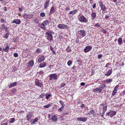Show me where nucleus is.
<instances>
[{"mask_svg": "<svg viewBox=\"0 0 125 125\" xmlns=\"http://www.w3.org/2000/svg\"><path fill=\"white\" fill-rule=\"evenodd\" d=\"M116 114V113L115 111H112L111 112L110 116L111 117H112L114 115H115Z\"/></svg>", "mask_w": 125, "mask_h": 125, "instance_id": "25", "label": "nucleus"}, {"mask_svg": "<svg viewBox=\"0 0 125 125\" xmlns=\"http://www.w3.org/2000/svg\"><path fill=\"white\" fill-rule=\"evenodd\" d=\"M50 0H46L44 2V8L45 9H46L49 6Z\"/></svg>", "mask_w": 125, "mask_h": 125, "instance_id": "11", "label": "nucleus"}, {"mask_svg": "<svg viewBox=\"0 0 125 125\" xmlns=\"http://www.w3.org/2000/svg\"><path fill=\"white\" fill-rule=\"evenodd\" d=\"M46 57L44 55H42L40 57L38 58V62L39 63H41L45 59Z\"/></svg>", "mask_w": 125, "mask_h": 125, "instance_id": "9", "label": "nucleus"}, {"mask_svg": "<svg viewBox=\"0 0 125 125\" xmlns=\"http://www.w3.org/2000/svg\"><path fill=\"white\" fill-rule=\"evenodd\" d=\"M41 49L38 48L36 50L35 52L36 53H39L41 52Z\"/></svg>", "mask_w": 125, "mask_h": 125, "instance_id": "37", "label": "nucleus"}, {"mask_svg": "<svg viewBox=\"0 0 125 125\" xmlns=\"http://www.w3.org/2000/svg\"><path fill=\"white\" fill-rule=\"evenodd\" d=\"M111 110H110L109 111L107 112L106 113V117L107 116H109V115L110 114L111 112Z\"/></svg>", "mask_w": 125, "mask_h": 125, "instance_id": "49", "label": "nucleus"}, {"mask_svg": "<svg viewBox=\"0 0 125 125\" xmlns=\"http://www.w3.org/2000/svg\"><path fill=\"white\" fill-rule=\"evenodd\" d=\"M8 122H6V123H4L2 124L1 125H7Z\"/></svg>", "mask_w": 125, "mask_h": 125, "instance_id": "64", "label": "nucleus"}, {"mask_svg": "<svg viewBox=\"0 0 125 125\" xmlns=\"http://www.w3.org/2000/svg\"><path fill=\"white\" fill-rule=\"evenodd\" d=\"M0 23H5L6 21L3 18L1 19L0 20Z\"/></svg>", "mask_w": 125, "mask_h": 125, "instance_id": "48", "label": "nucleus"}, {"mask_svg": "<svg viewBox=\"0 0 125 125\" xmlns=\"http://www.w3.org/2000/svg\"><path fill=\"white\" fill-rule=\"evenodd\" d=\"M99 4L100 6V7L104 5L102 1L101 0L99 2Z\"/></svg>", "mask_w": 125, "mask_h": 125, "instance_id": "50", "label": "nucleus"}, {"mask_svg": "<svg viewBox=\"0 0 125 125\" xmlns=\"http://www.w3.org/2000/svg\"><path fill=\"white\" fill-rule=\"evenodd\" d=\"M66 50L67 52H70L71 51V49L70 48L69 46H68L66 48Z\"/></svg>", "mask_w": 125, "mask_h": 125, "instance_id": "36", "label": "nucleus"}, {"mask_svg": "<svg viewBox=\"0 0 125 125\" xmlns=\"http://www.w3.org/2000/svg\"><path fill=\"white\" fill-rule=\"evenodd\" d=\"M22 17H23L24 19H29L33 18L34 17L33 15L31 14H28L26 13L23 14L22 15Z\"/></svg>", "mask_w": 125, "mask_h": 125, "instance_id": "3", "label": "nucleus"}, {"mask_svg": "<svg viewBox=\"0 0 125 125\" xmlns=\"http://www.w3.org/2000/svg\"><path fill=\"white\" fill-rule=\"evenodd\" d=\"M9 35V33L8 32L7 33L5 36L4 37V38H5L6 39H7Z\"/></svg>", "mask_w": 125, "mask_h": 125, "instance_id": "40", "label": "nucleus"}, {"mask_svg": "<svg viewBox=\"0 0 125 125\" xmlns=\"http://www.w3.org/2000/svg\"><path fill=\"white\" fill-rule=\"evenodd\" d=\"M45 95V94H43L40 95L39 96L40 98H43Z\"/></svg>", "mask_w": 125, "mask_h": 125, "instance_id": "43", "label": "nucleus"}, {"mask_svg": "<svg viewBox=\"0 0 125 125\" xmlns=\"http://www.w3.org/2000/svg\"><path fill=\"white\" fill-rule=\"evenodd\" d=\"M56 11V10L54 9V7L53 6H52L50 10V13L51 14H53Z\"/></svg>", "mask_w": 125, "mask_h": 125, "instance_id": "20", "label": "nucleus"}, {"mask_svg": "<svg viewBox=\"0 0 125 125\" xmlns=\"http://www.w3.org/2000/svg\"><path fill=\"white\" fill-rule=\"evenodd\" d=\"M77 119L78 121H82L83 122L86 121L87 120V118L86 117L83 118L81 117L77 118Z\"/></svg>", "mask_w": 125, "mask_h": 125, "instance_id": "13", "label": "nucleus"}, {"mask_svg": "<svg viewBox=\"0 0 125 125\" xmlns=\"http://www.w3.org/2000/svg\"><path fill=\"white\" fill-rule=\"evenodd\" d=\"M72 64V62L70 60H69L67 62V64L69 66H70Z\"/></svg>", "mask_w": 125, "mask_h": 125, "instance_id": "44", "label": "nucleus"}, {"mask_svg": "<svg viewBox=\"0 0 125 125\" xmlns=\"http://www.w3.org/2000/svg\"><path fill=\"white\" fill-rule=\"evenodd\" d=\"M14 42L15 43L17 42V38H14Z\"/></svg>", "mask_w": 125, "mask_h": 125, "instance_id": "56", "label": "nucleus"}, {"mask_svg": "<svg viewBox=\"0 0 125 125\" xmlns=\"http://www.w3.org/2000/svg\"><path fill=\"white\" fill-rule=\"evenodd\" d=\"M10 119L11 120L10 121V123H14L15 121V118H10Z\"/></svg>", "mask_w": 125, "mask_h": 125, "instance_id": "39", "label": "nucleus"}, {"mask_svg": "<svg viewBox=\"0 0 125 125\" xmlns=\"http://www.w3.org/2000/svg\"><path fill=\"white\" fill-rule=\"evenodd\" d=\"M64 107H63L62 106L60 108H59L58 109V110L59 111H61L63 108Z\"/></svg>", "mask_w": 125, "mask_h": 125, "instance_id": "52", "label": "nucleus"}, {"mask_svg": "<svg viewBox=\"0 0 125 125\" xmlns=\"http://www.w3.org/2000/svg\"><path fill=\"white\" fill-rule=\"evenodd\" d=\"M102 55L101 54H100L98 55V58L99 59H101V58L102 57Z\"/></svg>", "mask_w": 125, "mask_h": 125, "instance_id": "57", "label": "nucleus"}, {"mask_svg": "<svg viewBox=\"0 0 125 125\" xmlns=\"http://www.w3.org/2000/svg\"><path fill=\"white\" fill-rule=\"evenodd\" d=\"M79 34L83 37L85 36L86 35L85 31L84 30H81L78 31Z\"/></svg>", "mask_w": 125, "mask_h": 125, "instance_id": "10", "label": "nucleus"}, {"mask_svg": "<svg viewBox=\"0 0 125 125\" xmlns=\"http://www.w3.org/2000/svg\"><path fill=\"white\" fill-rule=\"evenodd\" d=\"M39 119L37 118H36L34 119L31 120V122L32 124H35L36 122Z\"/></svg>", "mask_w": 125, "mask_h": 125, "instance_id": "24", "label": "nucleus"}, {"mask_svg": "<svg viewBox=\"0 0 125 125\" xmlns=\"http://www.w3.org/2000/svg\"><path fill=\"white\" fill-rule=\"evenodd\" d=\"M52 104H48V105H47L44 106H43V107L46 108H49V107H50V106L52 105Z\"/></svg>", "mask_w": 125, "mask_h": 125, "instance_id": "33", "label": "nucleus"}, {"mask_svg": "<svg viewBox=\"0 0 125 125\" xmlns=\"http://www.w3.org/2000/svg\"><path fill=\"white\" fill-rule=\"evenodd\" d=\"M109 17V14H107L106 15L105 17V18L106 19H107Z\"/></svg>", "mask_w": 125, "mask_h": 125, "instance_id": "59", "label": "nucleus"}, {"mask_svg": "<svg viewBox=\"0 0 125 125\" xmlns=\"http://www.w3.org/2000/svg\"><path fill=\"white\" fill-rule=\"evenodd\" d=\"M33 116V114L32 112H30L27 113L26 117L27 120L28 121H29L31 119L32 116Z\"/></svg>", "mask_w": 125, "mask_h": 125, "instance_id": "7", "label": "nucleus"}, {"mask_svg": "<svg viewBox=\"0 0 125 125\" xmlns=\"http://www.w3.org/2000/svg\"><path fill=\"white\" fill-rule=\"evenodd\" d=\"M85 107V105L84 104H82L80 106V107L82 108H83V107Z\"/></svg>", "mask_w": 125, "mask_h": 125, "instance_id": "61", "label": "nucleus"}, {"mask_svg": "<svg viewBox=\"0 0 125 125\" xmlns=\"http://www.w3.org/2000/svg\"><path fill=\"white\" fill-rule=\"evenodd\" d=\"M117 91L115 90H114L113 91V93L112 94V95H113V96H114L116 94Z\"/></svg>", "mask_w": 125, "mask_h": 125, "instance_id": "46", "label": "nucleus"}, {"mask_svg": "<svg viewBox=\"0 0 125 125\" xmlns=\"http://www.w3.org/2000/svg\"><path fill=\"white\" fill-rule=\"evenodd\" d=\"M18 8L19 9V11L20 12H21L22 11L24 8L22 6H21L20 7H19Z\"/></svg>", "mask_w": 125, "mask_h": 125, "instance_id": "41", "label": "nucleus"}, {"mask_svg": "<svg viewBox=\"0 0 125 125\" xmlns=\"http://www.w3.org/2000/svg\"><path fill=\"white\" fill-rule=\"evenodd\" d=\"M52 34H53V32L50 31H48L46 33L45 35L47 39L50 41H52L53 37Z\"/></svg>", "mask_w": 125, "mask_h": 125, "instance_id": "1", "label": "nucleus"}, {"mask_svg": "<svg viewBox=\"0 0 125 125\" xmlns=\"http://www.w3.org/2000/svg\"><path fill=\"white\" fill-rule=\"evenodd\" d=\"M93 91L94 92H98L99 93H101L102 91V90H101V88L99 87L95 89H93Z\"/></svg>", "mask_w": 125, "mask_h": 125, "instance_id": "14", "label": "nucleus"}, {"mask_svg": "<svg viewBox=\"0 0 125 125\" xmlns=\"http://www.w3.org/2000/svg\"><path fill=\"white\" fill-rule=\"evenodd\" d=\"M113 1L114 2H116L117 1V3H119L120 2L119 0H113Z\"/></svg>", "mask_w": 125, "mask_h": 125, "instance_id": "55", "label": "nucleus"}, {"mask_svg": "<svg viewBox=\"0 0 125 125\" xmlns=\"http://www.w3.org/2000/svg\"><path fill=\"white\" fill-rule=\"evenodd\" d=\"M13 55L15 57H17L18 56V55L17 53H15L13 54Z\"/></svg>", "mask_w": 125, "mask_h": 125, "instance_id": "51", "label": "nucleus"}, {"mask_svg": "<svg viewBox=\"0 0 125 125\" xmlns=\"http://www.w3.org/2000/svg\"><path fill=\"white\" fill-rule=\"evenodd\" d=\"M79 19L80 21L83 23H86L87 21L86 18L83 15L81 16Z\"/></svg>", "mask_w": 125, "mask_h": 125, "instance_id": "4", "label": "nucleus"}, {"mask_svg": "<svg viewBox=\"0 0 125 125\" xmlns=\"http://www.w3.org/2000/svg\"><path fill=\"white\" fill-rule=\"evenodd\" d=\"M47 63L46 62H44L40 64L39 67L40 68H43L46 65Z\"/></svg>", "mask_w": 125, "mask_h": 125, "instance_id": "18", "label": "nucleus"}, {"mask_svg": "<svg viewBox=\"0 0 125 125\" xmlns=\"http://www.w3.org/2000/svg\"><path fill=\"white\" fill-rule=\"evenodd\" d=\"M107 109V106H104L103 107V111L101 116L104 118H105L104 117V115L106 110Z\"/></svg>", "mask_w": 125, "mask_h": 125, "instance_id": "15", "label": "nucleus"}, {"mask_svg": "<svg viewBox=\"0 0 125 125\" xmlns=\"http://www.w3.org/2000/svg\"><path fill=\"white\" fill-rule=\"evenodd\" d=\"M3 10L5 11H6L7 10V8L6 7H4L3 8Z\"/></svg>", "mask_w": 125, "mask_h": 125, "instance_id": "62", "label": "nucleus"}, {"mask_svg": "<svg viewBox=\"0 0 125 125\" xmlns=\"http://www.w3.org/2000/svg\"><path fill=\"white\" fill-rule=\"evenodd\" d=\"M112 72V70L110 69L109 70L108 72L107 73L105 74V75L107 76H108L110 75Z\"/></svg>", "mask_w": 125, "mask_h": 125, "instance_id": "21", "label": "nucleus"}, {"mask_svg": "<svg viewBox=\"0 0 125 125\" xmlns=\"http://www.w3.org/2000/svg\"><path fill=\"white\" fill-rule=\"evenodd\" d=\"M34 22L35 23H38V22L39 21V20L38 19L36 18H34Z\"/></svg>", "mask_w": 125, "mask_h": 125, "instance_id": "47", "label": "nucleus"}, {"mask_svg": "<svg viewBox=\"0 0 125 125\" xmlns=\"http://www.w3.org/2000/svg\"><path fill=\"white\" fill-rule=\"evenodd\" d=\"M17 83L16 82H14V83H12L10 84L9 86V88H10L16 85Z\"/></svg>", "mask_w": 125, "mask_h": 125, "instance_id": "22", "label": "nucleus"}, {"mask_svg": "<svg viewBox=\"0 0 125 125\" xmlns=\"http://www.w3.org/2000/svg\"><path fill=\"white\" fill-rule=\"evenodd\" d=\"M45 14L43 12H41L40 14V15L41 17H44L45 16Z\"/></svg>", "mask_w": 125, "mask_h": 125, "instance_id": "45", "label": "nucleus"}, {"mask_svg": "<svg viewBox=\"0 0 125 125\" xmlns=\"http://www.w3.org/2000/svg\"><path fill=\"white\" fill-rule=\"evenodd\" d=\"M102 31L104 33H105L106 32V30L105 29H103L102 30Z\"/></svg>", "mask_w": 125, "mask_h": 125, "instance_id": "63", "label": "nucleus"}, {"mask_svg": "<svg viewBox=\"0 0 125 125\" xmlns=\"http://www.w3.org/2000/svg\"><path fill=\"white\" fill-rule=\"evenodd\" d=\"M34 63V62L33 61H31L28 62V64L30 66H31L33 65Z\"/></svg>", "mask_w": 125, "mask_h": 125, "instance_id": "32", "label": "nucleus"}, {"mask_svg": "<svg viewBox=\"0 0 125 125\" xmlns=\"http://www.w3.org/2000/svg\"><path fill=\"white\" fill-rule=\"evenodd\" d=\"M100 7L101 10H102L103 11H105L106 10V8L104 5L103 6H101Z\"/></svg>", "mask_w": 125, "mask_h": 125, "instance_id": "30", "label": "nucleus"}, {"mask_svg": "<svg viewBox=\"0 0 125 125\" xmlns=\"http://www.w3.org/2000/svg\"><path fill=\"white\" fill-rule=\"evenodd\" d=\"M119 86L118 85H116L115 87L114 90L117 91V88Z\"/></svg>", "mask_w": 125, "mask_h": 125, "instance_id": "54", "label": "nucleus"}, {"mask_svg": "<svg viewBox=\"0 0 125 125\" xmlns=\"http://www.w3.org/2000/svg\"><path fill=\"white\" fill-rule=\"evenodd\" d=\"M45 95H46V98L47 99H48L50 98V97L51 96V94H45Z\"/></svg>", "mask_w": 125, "mask_h": 125, "instance_id": "35", "label": "nucleus"}, {"mask_svg": "<svg viewBox=\"0 0 125 125\" xmlns=\"http://www.w3.org/2000/svg\"><path fill=\"white\" fill-rule=\"evenodd\" d=\"M35 84L36 85L40 87H42L43 86V84L40 82L39 80L38 79H36L35 80Z\"/></svg>", "mask_w": 125, "mask_h": 125, "instance_id": "6", "label": "nucleus"}, {"mask_svg": "<svg viewBox=\"0 0 125 125\" xmlns=\"http://www.w3.org/2000/svg\"><path fill=\"white\" fill-rule=\"evenodd\" d=\"M11 91L13 94L16 92V90L15 88H13L11 90Z\"/></svg>", "mask_w": 125, "mask_h": 125, "instance_id": "42", "label": "nucleus"}, {"mask_svg": "<svg viewBox=\"0 0 125 125\" xmlns=\"http://www.w3.org/2000/svg\"><path fill=\"white\" fill-rule=\"evenodd\" d=\"M90 112L91 114H93L94 113V111L93 110H91Z\"/></svg>", "mask_w": 125, "mask_h": 125, "instance_id": "58", "label": "nucleus"}, {"mask_svg": "<svg viewBox=\"0 0 125 125\" xmlns=\"http://www.w3.org/2000/svg\"><path fill=\"white\" fill-rule=\"evenodd\" d=\"M118 44L120 45L122 43V38L121 37L119 38L118 39Z\"/></svg>", "mask_w": 125, "mask_h": 125, "instance_id": "26", "label": "nucleus"}, {"mask_svg": "<svg viewBox=\"0 0 125 125\" xmlns=\"http://www.w3.org/2000/svg\"><path fill=\"white\" fill-rule=\"evenodd\" d=\"M57 27L59 28L62 29H67L68 28V26L63 24H59L57 26Z\"/></svg>", "mask_w": 125, "mask_h": 125, "instance_id": "5", "label": "nucleus"}, {"mask_svg": "<svg viewBox=\"0 0 125 125\" xmlns=\"http://www.w3.org/2000/svg\"><path fill=\"white\" fill-rule=\"evenodd\" d=\"M51 119L54 122H55L58 120L57 116L56 115H53Z\"/></svg>", "mask_w": 125, "mask_h": 125, "instance_id": "16", "label": "nucleus"}, {"mask_svg": "<svg viewBox=\"0 0 125 125\" xmlns=\"http://www.w3.org/2000/svg\"><path fill=\"white\" fill-rule=\"evenodd\" d=\"M77 10H73V11H71L69 12V14H75L77 12Z\"/></svg>", "mask_w": 125, "mask_h": 125, "instance_id": "28", "label": "nucleus"}, {"mask_svg": "<svg viewBox=\"0 0 125 125\" xmlns=\"http://www.w3.org/2000/svg\"><path fill=\"white\" fill-rule=\"evenodd\" d=\"M92 7L93 9H94L96 7V4L95 3H94L93 6Z\"/></svg>", "mask_w": 125, "mask_h": 125, "instance_id": "60", "label": "nucleus"}, {"mask_svg": "<svg viewBox=\"0 0 125 125\" xmlns=\"http://www.w3.org/2000/svg\"><path fill=\"white\" fill-rule=\"evenodd\" d=\"M92 49V47L88 45L84 49L83 51L85 53H87L90 51Z\"/></svg>", "mask_w": 125, "mask_h": 125, "instance_id": "8", "label": "nucleus"}, {"mask_svg": "<svg viewBox=\"0 0 125 125\" xmlns=\"http://www.w3.org/2000/svg\"><path fill=\"white\" fill-rule=\"evenodd\" d=\"M38 26L40 27L42 30H46L45 26L42 24V23H39L38 24Z\"/></svg>", "mask_w": 125, "mask_h": 125, "instance_id": "19", "label": "nucleus"}, {"mask_svg": "<svg viewBox=\"0 0 125 125\" xmlns=\"http://www.w3.org/2000/svg\"><path fill=\"white\" fill-rule=\"evenodd\" d=\"M59 102L60 104H61L62 106L64 107L65 106V104H64V102L62 100H60L59 101Z\"/></svg>", "mask_w": 125, "mask_h": 125, "instance_id": "38", "label": "nucleus"}, {"mask_svg": "<svg viewBox=\"0 0 125 125\" xmlns=\"http://www.w3.org/2000/svg\"><path fill=\"white\" fill-rule=\"evenodd\" d=\"M21 22V21L20 19H14L12 21L11 23H15L17 25L20 24Z\"/></svg>", "mask_w": 125, "mask_h": 125, "instance_id": "12", "label": "nucleus"}, {"mask_svg": "<svg viewBox=\"0 0 125 125\" xmlns=\"http://www.w3.org/2000/svg\"><path fill=\"white\" fill-rule=\"evenodd\" d=\"M91 16L92 17V19H94L96 17V13L94 12H92L91 14Z\"/></svg>", "mask_w": 125, "mask_h": 125, "instance_id": "23", "label": "nucleus"}, {"mask_svg": "<svg viewBox=\"0 0 125 125\" xmlns=\"http://www.w3.org/2000/svg\"><path fill=\"white\" fill-rule=\"evenodd\" d=\"M106 86V85L105 84H103L101 85L99 87L100 88H101V90H102V89H104V88H105Z\"/></svg>", "mask_w": 125, "mask_h": 125, "instance_id": "29", "label": "nucleus"}, {"mask_svg": "<svg viewBox=\"0 0 125 125\" xmlns=\"http://www.w3.org/2000/svg\"><path fill=\"white\" fill-rule=\"evenodd\" d=\"M5 45L6 46V47L4 49L3 51L5 52H8L9 48V46L8 45L7 43H6L5 44Z\"/></svg>", "mask_w": 125, "mask_h": 125, "instance_id": "17", "label": "nucleus"}, {"mask_svg": "<svg viewBox=\"0 0 125 125\" xmlns=\"http://www.w3.org/2000/svg\"><path fill=\"white\" fill-rule=\"evenodd\" d=\"M65 85V84L64 83H61V85H60V86L61 87H63Z\"/></svg>", "mask_w": 125, "mask_h": 125, "instance_id": "53", "label": "nucleus"}, {"mask_svg": "<svg viewBox=\"0 0 125 125\" xmlns=\"http://www.w3.org/2000/svg\"><path fill=\"white\" fill-rule=\"evenodd\" d=\"M42 24L45 26H46L48 24V21L47 20L45 21H43Z\"/></svg>", "mask_w": 125, "mask_h": 125, "instance_id": "27", "label": "nucleus"}, {"mask_svg": "<svg viewBox=\"0 0 125 125\" xmlns=\"http://www.w3.org/2000/svg\"><path fill=\"white\" fill-rule=\"evenodd\" d=\"M106 82L108 83H109L112 81V79H109L105 80Z\"/></svg>", "mask_w": 125, "mask_h": 125, "instance_id": "31", "label": "nucleus"}, {"mask_svg": "<svg viewBox=\"0 0 125 125\" xmlns=\"http://www.w3.org/2000/svg\"><path fill=\"white\" fill-rule=\"evenodd\" d=\"M49 77L50 80H55L58 78V75L56 73L52 74L49 75Z\"/></svg>", "mask_w": 125, "mask_h": 125, "instance_id": "2", "label": "nucleus"}, {"mask_svg": "<svg viewBox=\"0 0 125 125\" xmlns=\"http://www.w3.org/2000/svg\"><path fill=\"white\" fill-rule=\"evenodd\" d=\"M101 25V23H98L96 24H95L94 26L96 27L99 28L100 27Z\"/></svg>", "mask_w": 125, "mask_h": 125, "instance_id": "34", "label": "nucleus"}]
</instances>
